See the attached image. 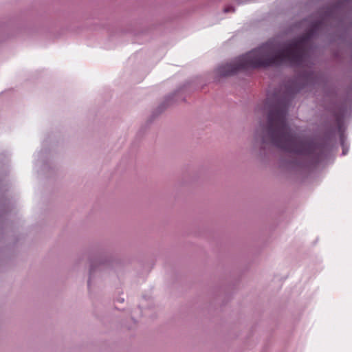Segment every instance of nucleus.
Segmentation results:
<instances>
[{
  "mask_svg": "<svg viewBox=\"0 0 352 352\" xmlns=\"http://www.w3.org/2000/svg\"><path fill=\"white\" fill-rule=\"evenodd\" d=\"M321 76L310 69H302L284 86L282 94L268 95L264 104L265 120L261 124L253 150L260 157H265L272 147L283 151L279 166L286 172L297 173L317 166L327 151L325 141L312 135L296 133L287 122L288 106L294 96L304 87L318 84Z\"/></svg>",
  "mask_w": 352,
  "mask_h": 352,
  "instance_id": "f257e3e1",
  "label": "nucleus"
},
{
  "mask_svg": "<svg viewBox=\"0 0 352 352\" xmlns=\"http://www.w3.org/2000/svg\"><path fill=\"white\" fill-rule=\"evenodd\" d=\"M351 7L352 0H340L333 6L319 9L314 19L310 20V28L306 33L287 41L283 48L276 41L269 40L230 62L219 65L214 71V79L219 80L248 69L283 64L302 67L311 39L331 32L336 36H343L352 28Z\"/></svg>",
  "mask_w": 352,
  "mask_h": 352,
  "instance_id": "f03ea898",
  "label": "nucleus"
},
{
  "mask_svg": "<svg viewBox=\"0 0 352 352\" xmlns=\"http://www.w3.org/2000/svg\"><path fill=\"white\" fill-rule=\"evenodd\" d=\"M113 258L110 255L101 256L97 259L93 260L90 264L89 276L88 280V286L90 282L96 276H102L109 270L113 267Z\"/></svg>",
  "mask_w": 352,
  "mask_h": 352,
  "instance_id": "7ed1b4c3",
  "label": "nucleus"
},
{
  "mask_svg": "<svg viewBox=\"0 0 352 352\" xmlns=\"http://www.w3.org/2000/svg\"><path fill=\"white\" fill-rule=\"evenodd\" d=\"M173 96L166 98L163 102H162L153 112L151 116L148 120L150 123L153 122L157 116H159L168 106L172 104Z\"/></svg>",
  "mask_w": 352,
  "mask_h": 352,
  "instance_id": "20e7f679",
  "label": "nucleus"
},
{
  "mask_svg": "<svg viewBox=\"0 0 352 352\" xmlns=\"http://www.w3.org/2000/svg\"><path fill=\"white\" fill-rule=\"evenodd\" d=\"M223 12L225 13L234 12V8L233 6H229L224 8Z\"/></svg>",
  "mask_w": 352,
  "mask_h": 352,
  "instance_id": "39448f33",
  "label": "nucleus"
},
{
  "mask_svg": "<svg viewBox=\"0 0 352 352\" xmlns=\"http://www.w3.org/2000/svg\"><path fill=\"white\" fill-rule=\"evenodd\" d=\"M346 150H343V154H345Z\"/></svg>",
  "mask_w": 352,
  "mask_h": 352,
  "instance_id": "423d86ee",
  "label": "nucleus"
}]
</instances>
